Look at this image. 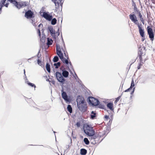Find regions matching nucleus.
Instances as JSON below:
<instances>
[{"instance_id":"f257e3e1","label":"nucleus","mask_w":155,"mask_h":155,"mask_svg":"<svg viewBox=\"0 0 155 155\" xmlns=\"http://www.w3.org/2000/svg\"><path fill=\"white\" fill-rule=\"evenodd\" d=\"M129 17L131 20L137 25L140 35L142 37H144V30L142 29L141 27V26L142 25L141 24H140L138 22V20L136 16L134 14L132 15L130 14L129 15Z\"/></svg>"},{"instance_id":"f03ea898","label":"nucleus","mask_w":155,"mask_h":155,"mask_svg":"<svg viewBox=\"0 0 155 155\" xmlns=\"http://www.w3.org/2000/svg\"><path fill=\"white\" fill-rule=\"evenodd\" d=\"M84 131V133L88 136H93L95 134V130L93 129V127L89 125H87L85 127Z\"/></svg>"},{"instance_id":"7ed1b4c3","label":"nucleus","mask_w":155,"mask_h":155,"mask_svg":"<svg viewBox=\"0 0 155 155\" xmlns=\"http://www.w3.org/2000/svg\"><path fill=\"white\" fill-rule=\"evenodd\" d=\"M10 2L11 3H12L18 9L25 7L27 6L28 4V2L25 1H22L18 3L15 0H12V1H10Z\"/></svg>"},{"instance_id":"20e7f679","label":"nucleus","mask_w":155,"mask_h":155,"mask_svg":"<svg viewBox=\"0 0 155 155\" xmlns=\"http://www.w3.org/2000/svg\"><path fill=\"white\" fill-rule=\"evenodd\" d=\"M88 102L93 106H97L100 103L99 101L93 97H88Z\"/></svg>"},{"instance_id":"39448f33","label":"nucleus","mask_w":155,"mask_h":155,"mask_svg":"<svg viewBox=\"0 0 155 155\" xmlns=\"http://www.w3.org/2000/svg\"><path fill=\"white\" fill-rule=\"evenodd\" d=\"M55 76L59 82L62 84L64 83L65 79L62 76L61 73L59 71H57L55 74Z\"/></svg>"},{"instance_id":"423d86ee","label":"nucleus","mask_w":155,"mask_h":155,"mask_svg":"<svg viewBox=\"0 0 155 155\" xmlns=\"http://www.w3.org/2000/svg\"><path fill=\"white\" fill-rule=\"evenodd\" d=\"M12 0H1L0 2V14L2 12V8L3 7L5 6L8 7L9 4L8 2L12 1Z\"/></svg>"},{"instance_id":"0eeeda50","label":"nucleus","mask_w":155,"mask_h":155,"mask_svg":"<svg viewBox=\"0 0 155 155\" xmlns=\"http://www.w3.org/2000/svg\"><path fill=\"white\" fill-rule=\"evenodd\" d=\"M77 106L81 112H84L87 110V107L86 102L79 104Z\"/></svg>"},{"instance_id":"6e6552de","label":"nucleus","mask_w":155,"mask_h":155,"mask_svg":"<svg viewBox=\"0 0 155 155\" xmlns=\"http://www.w3.org/2000/svg\"><path fill=\"white\" fill-rule=\"evenodd\" d=\"M61 92H62L61 93L62 98L66 102H70L71 101L70 97L67 95L66 92L64 91L63 89L61 90Z\"/></svg>"},{"instance_id":"1a4fd4ad","label":"nucleus","mask_w":155,"mask_h":155,"mask_svg":"<svg viewBox=\"0 0 155 155\" xmlns=\"http://www.w3.org/2000/svg\"><path fill=\"white\" fill-rule=\"evenodd\" d=\"M147 30L148 34L150 40L152 41H153L154 38V35L152 29L151 28H149L148 26L147 27Z\"/></svg>"},{"instance_id":"9d476101","label":"nucleus","mask_w":155,"mask_h":155,"mask_svg":"<svg viewBox=\"0 0 155 155\" xmlns=\"http://www.w3.org/2000/svg\"><path fill=\"white\" fill-rule=\"evenodd\" d=\"M64 1V0H52V2L54 3L56 8H58L60 5L62 7Z\"/></svg>"},{"instance_id":"9b49d317","label":"nucleus","mask_w":155,"mask_h":155,"mask_svg":"<svg viewBox=\"0 0 155 155\" xmlns=\"http://www.w3.org/2000/svg\"><path fill=\"white\" fill-rule=\"evenodd\" d=\"M25 17L27 18H34V14L31 10H28L25 12Z\"/></svg>"},{"instance_id":"f8f14e48","label":"nucleus","mask_w":155,"mask_h":155,"mask_svg":"<svg viewBox=\"0 0 155 155\" xmlns=\"http://www.w3.org/2000/svg\"><path fill=\"white\" fill-rule=\"evenodd\" d=\"M76 102L77 105L82 103L85 102V101L84 98L82 97L80 95L77 96L76 99Z\"/></svg>"},{"instance_id":"ddd939ff","label":"nucleus","mask_w":155,"mask_h":155,"mask_svg":"<svg viewBox=\"0 0 155 155\" xmlns=\"http://www.w3.org/2000/svg\"><path fill=\"white\" fill-rule=\"evenodd\" d=\"M43 17L46 20L49 21H51L52 18V15H50L45 12L43 13Z\"/></svg>"},{"instance_id":"4468645a","label":"nucleus","mask_w":155,"mask_h":155,"mask_svg":"<svg viewBox=\"0 0 155 155\" xmlns=\"http://www.w3.org/2000/svg\"><path fill=\"white\" fill-rule=\"evenodd\" d=\"M141 50L140 48H139V51H140V52L139 53V58L140 59V63L139 64V65L137 67V69H139L141 66L142 65V64H141V62H142V54H143V53L141 51Z\"/></svg>"},{"instance_id":"2eb2a0df","label":"nucleus","mask_w":155,"mask_h":155,"mask_svg":"<svg viewBox=\"0 0 155 155\" xmlns=\"http://www.w3.org/2000/svg\"><path fill=\"white\" fill-rule=\"evenodd\" d=\"M69 74L68 72L65 70V69H63L62 70V75L63 77L67 78L68 77Z\"/></svg>"},{"instance_id":"dca6fc26","label":"nucleus","mask_w":155,"mask_h":155,"mask_svg":"<svg viewBox=\"0 0 155 155\" xmlns=\"http://www.w3.org/2000/svg\"><path fill=\"white\" fill-rule=\"evenodd\" d=\"M56 53L61 60L63 59L64 58L63 54L61 51H58L56 52Z\"/></svg>"},{"instance_id":"f3484780","label":"nucleus","mask_w":155,"mask_h":155,"mask_svg":"<svg viewBox=\"0 0 155 155\" xmlns=\"http://www.w3.org/2000/svg\"><path fill=\"white\" fill-rule=\"evenodd\" d=\"M137 12H138V16L140 18V21L142 22L143 24L144 25V21L142 17V15L141 14L140 12L138 11V10L137 11Z\"/></svg>"},{"instance_id":"a211bd4d","label":"nucleus","mask_w":155,"mask_h":155,"mask_svg":"<svg viewBox=\"0 0 155 155\" xmlns=\"http://www.w3.org/2000/svg\"><path fill=\"white\" fill-rule=\"evenodd\" d=\"M53 40L51 39H50L49 38H47V45L48 46H49L50 45H51L52 44Z\"/></svg>"},{"instance_id":"6ab92c4d","label":"nucleus","mask_w":155,"mask_h":155,"mask_svg":"<svg viewBox=\"0 0 155 155\" xmlns=\"http://www.w3.org/2000/svg\"><path fill=\"white\" fill-rule=\"evenodd\" d=\"M96 117V113L93 111H92L91 113V118L92 119H94Z\"/></svg>"},{"instance_id":"aec40b11","label":"nucleus","mask_w":155,"mask_h":155,"mask_svg":"<svg viewBox=\"0 0 155 155\" xmlns=\"http://www.w3.org/2000/svg\"><path fill=\"white\" fill-rule=\"evenodd\" d=\"M48 29L51 35L55 33L54 31L53 30L52 26H49L48 28Z\"/></svg>"},{"instance_id":"412c9836","label":"nucleus","mask_w":155,"mask_h":155,"mask_svg":"<svg viewBox=\"0 0 155 155\" xmlns=\"http://www.w3.org/2000/svg\"><path fill=\"white\" fill-rule=\"evenodd\" d=\"M87 153V150L85 149L82 148L80 150V154L81 155H85Z\"/></svg>"},{"instance_id":"4be33fe9","label":"nucleus","mask_w":155,"mask_h":155,"mask_svg":"<svg viewBox=\"0 0 155 155\" xmlns=\"http://www.w3.org/2000/svg\"><path fill=\"white\" fill-rule=\"evenodd\" d=\"M107 107L111 110H113V104L112 103H109L107 104Z\"/></svg>"},{"instance_id":"5701e85b","label":"nucleus","mask_w":155,"mask_h":155,"mask_svg":"<svg viewBox=\"0 0 155 155\" xmlns=\"http://www.w3.org/2000/svg\"><path fill=\"white\" fill-rule=\"evenodd\" d=\"M46 69L47 71L49 73L50 72V71H51L50 66L49 63H47L46 66Z\"/></svg>"},{"instance_id":"b1692460","label":"nucleus","mask_w":155,"mask_h":155,"mask_svg":"<svg viewBox=\"0 0 155 155\" xmlns=\"http://www.w3.org/2000/svg\"><path fill=\"white\" fill-rule=\"evenodd\" d=\"M68 111L70 113H71L72 111V109L71 106L70 105H68L67 108Z\"/></svg>"},{"instance_id":"393cba45","label":"nucleus","mask_w":155,"mask_h":155,"mask_svg":"<svg viewBox=\"0 0 155 155\" xmlns=\"http://www.w3.org/2000/svg\"><path fill=\"white\" fill-rule=\"evenodd\" d=\"M106 130H104L102 133H99L98 135L100 136V137H102L106 134Z\"/></svg>"},{"instance_id":"a878e982","label":"nucleus","mask_w":155,"mask_h":155,"mask_svg":"<svg viewBox=\"0 0 155 155\" xmlns=\"http://www.w3.org/2000/svg\"><path fill=\"white\" fill-rule=\"evenodd\" d=\"M68 59H66L65 58H63L62 60H61V61L63 62V63L66 64H68L69 61H68Z\"/></svg>"},{"instance_id":"bb28decb","label":"nucleus","mask_w":155,"mask_h":155,"mask_svg":"<svg viewBox=\"0 0 155 155\" xmlns=\"http://www.w3.org/2000/svg\"><path fill=\"white\" fill-rule=\"evenodd\" d=\"M54 65L56 69L58 68L61 65V63L60 62H58L57 63H55L54 64Z\"/></svg>"},{"instance_id":"cd10ccee","label":"nucleus","mask_w":155,"mask_h":155,"mask_svg":"<svg viewBox=\"0 0 155 155\" xmlns=\"http://www.w3.org/2000/svg\"><path fill=\"white\" fill-rule=\"evenodd\" d=\"M57 22V20L55 18H52L51 20V24L52 25H55Z\"/></svg>"},{"instance_id":"c85d7f7f","label":"nucleus","mask_w":155,"mask_h":155,"mask_svg":"<svg viewBox=\"0 0 155 155\" xmlns=\"http://www.w3.org/2000/svg\"><path fill=\"white\" fill-rule=\"evenodd\" d=\"M59 60L58 57L57 56H55L53 59V61L54 62H58Z\"/></svg>"},{"instance_id":"c756f323","label":"nucleus","mask_w":155,"mask_h":155,"mask_svg":"<svg viewBox=\"0 0 155 155\" xmlns=\"http://www.w3.org/2000/svg\"><path fill=\"white\" fill-rule=\"evenodd\" d=\"M84 141L86 145H88L90 143L89 140L87 138H84Z\"/></svg>"},{"instance_id":"7c9ffc66","label":"nucleus","mask_w":155,"mask_h":155,"mask_svg":"<svg viewBox=\"0 0 155 155\" xmlns=\"http://www.w3.org/2000/svg\"><path fill=\"white\" fill-rule=\"evenodd\" d=\"M27 83L29 86H30L31 87H34L35 89V88L36 87V86L34 84L31 83L29 81H27Z\"/></svg>"},{"instance_id":"2f4dec72","label":"nucleus","mask_w":155,"mask_h":155,"mask_svg":"<svg viewBox=\"0 0 155 155\" xmlns=\"http://www.w3.org/2000/svg\"><path fill=\"white\" fill-rule=\"evenodd\" d=\"M61 51L60 45H56V52Z\"/></svg>"},{"instance_id":"473e14b6","label":"nucleus","mask_w":155,"mask_h":155,"mask_svg":"<svg viewBox=\"0 0 155 155\" xmlns=\"http://www.w3.org/2000/svg\"><path fill=\"white\" fill-rule=\"evenodd\" d=\"M134 80L133 79L131 81V85L130 86V88H132L134 86Z\"/></svg>"},{"instance_id":"72a5a7b5","label":"nucleus","mask_w":155,"mask_h":155,"mask_svg":"<svg viewBox=\"0 0 155 155\" xmlns=\"http://www.w3.org/2000/svg\"><path fill=\"white\" fill-rule=\"evenodd\" d=\"M45 35H43L42 37V38L41 39V41H42L43 42H44L45 41Z\"/></svg>"},{"instance_id":"f704fd0d","label":"nucleus","mask_w":155,"mask_h":155,"mask_svg":"<svg viewBox=\"0 0 155 155\" xmlns=\"http://www.w3.org/2000/svg\"><path fill=\"white\" fill-rule=\"evenodd\" d=\"M41 60H39V59H38L37 60V63L38 65H39L40 66H41L42 64L41 63Z\"/></svg>"},{"instance_id":"c9c22d12","label":"nucleus","mask_w":155,"mask_h":155,"mask_svg":"<svg viewBox=\"0 0 155 155\" xmlns=\"http://www.w3.org/2000/svg\"><path fill=\"white\" fill-rule=\"evenodd\" d=\"M69 63V64L70 65V68H71L72 69L73 71H74V69L73 68V66L71 62H70Z\"/></svg>"},{"instance_id":"e433bc0d","label":"nucleus","mask_w":155,"mask_h":155,"mask_svg":"<svg viewBox=\"0 0 155 155\" xmlns=\"http://www.w3.org/2000/svg\"><path fill=\"white\" fill-rule=\"evenodd\" d=\"M77 126L78 127L80 126L81 124L80 122H77L76 124Z\"/></svg>"},{"instance_id":"4c0bfd02","label":"nucleus","mask_w":155,"mask_h":155,"mask_svg":"<svg viewBox=\"0 0 155 155\" xmlns=\"http://www.w3.org/2000/svg\"><path fill=\"white\" fill-rule=\"evenodd\" d=\"M132 88H130V87L129 88L127 89L126 90L124 91L125 92H127L129 91L130 90H131Z\"/></svg>"},{"instance_id":"58836bf2","label":"nucleus","mask_w":155,"mask_h":155,"mask_svg":"<svg viewBox=\"0 0 155 155\" xmlns=\"http://www.w3.org/2000/svg\"><path fill=\"white\" fill-rule=\"evenodd\" d=\"M120 96H119L118 97H117V98H116V100L115 101V102H117L119 101V100L120 99Z\"/></svg>"},{"instance_id":"ea45409f","label":"nucleus","mask_w":155,"mask_h":155,"mask_svg":"<svg viewBox=\"0 0 155 155\" xmlns=\"http://www.w3.org/2000/svg\"><path fill=\"white\" fill-rule=\"evenodd\" d=\"M51 36L53 37V38L55 39L56 38V36L55 35V33H54L52 35H51Z\"/></svg>"},{"instance_id":"a19ab883","label":"nucleus","mask_w":155,"mask_h":155,"mask_svg":"<svg viewBox=\"0 0 155 155\" xmlns=\"http://www.w3.org/2000/svg\"><path fill=\"white\" fill-rule=\"evenodd\" d=\"M91 137H92V136H91ZM92 137H93V140H94L97 138V136L96 135H93V136H92Z\"/></svg>"},{"instance_id":"79ce46f5","label":"nucleus","mask_w":155,"mask_h":155,"mask_svg":"<svg viewBox=\"0 0 155 155\" xmlns=\"http://www.w3.org/2000/svg\"><path fill=\"white\" fill-rule=\"evenodd\" d=\"M88 136L89 137V140L90 141H92L93 140H94L93 137H92H92L91 136Z\"/></svg>"},{"instance_id":"37998d69","label":"nucleus","mask_w":155,"mask_h":155,"mask_svg":"<svg viewBox=\"0 0 155 155\" xmlns=\"http://www.w3.org/2000/svg\"><path fill=\"white\" fill-rule=\"evenodd\" d=\"M64 55L65 57L67 58V59H69V58L68 56V55H67L65 53V51H64Z\"/></svg>"},{"instance_id":"c03bdc74","label":"nucleus","mask_w":155,"mask_h":155,"mask_svg":"<svg viewBox=\"0 0 155 155\" xmlns=\"http://www.w3.org/2000/svg\"><path fill=\"white\" fill-rule=\"evenodd\" d=\"M38 33L39 36H41V32L40 30L38 29Z\"/></svg>"},{"instance_id":"a18cd8bd","label":"nucleus","mask_w":155,"mask_h":155,"mask_svg":"<svg viewBox=\"0 0 155 155\" xmlns=\"http://www.w3.org/2000/svg\"><path fill=\"white\" fill-rule=\"evenodd\" d=\"M59 28L58 29L57 32V33L58 34V36H59L60 35V32H59Z\"/></svg>"},{"instance_id":"49530a36","label":"nucleus","mask_w":155,"mask_h":155,"mask_svg":"<svg viewBox=\"0 0 155 155\" xmlns=\"http://www.w3.org/2000/svg\"><path fill=\"white\" fill-rule=\"evenodd\" d=\"M74 71V78H75L76 79V78H78V76L76 74V73H75V71Z\"/></svg>"},{"instance_id":"de8ad7c7","label":"nucleus","mask_w":155,"mask_h":155,"mask_svg":"<svg viewBox=\"0 0 155 155\" xmlns=\"http://www.w3.org/2000/svg\"><path fill=\"white\" fill-rule=\"evenodd\" d=\"M98 105H99V108H103V106L101 105V104H99Z\"/></svg>"},{"instance_id":"09e8293b","label":"nucleus","mask_w":155,"mask_h":155,"mask_svg":"<svg viewBox=\"0 0 155 155\" xmlns=\"http://www.w3.org/2000/svg\"><path fill=\"white\" fill-rule=\"evenodd\" d=\"M60 70L62 71V70L63 69H65V68H64V66H61L60 68Z\"/></svg>"},{"instance_id":"8fccbe9b","label":"nucleus","mask_w":155,"mask_h":155,"mask_svg":"<svg viewBox=\"0 0 155 155\" xmlns=\"http://www.w3.org/2000/svg\"><path fill=\"white\" fill-rule=\"evenodd\" d=\"M134 89H135V88H133V91L131 92V93H130L131 94H132L134 93Z\"/></svg>"},{"instance_id":"3c124183","label":"nucleus","mask_w":155,"mask_h":155,"mask_svg":"<svg viewBox=\"0 0 155 155\" xmlns=\"http://www.w3.org/2000/svg\"><path fill=\"white\" fill-rule=\"evenodd\" d=\"M142 38L141 39V40L142 41H143L145 39L144 37H142Z\"/></svg>"},{"instance_id":"603ef678","label":"nucleus","mask_w":155,"mask_h":155,"mask_svg":"<svg viewBox=\"0 0 155 155\" xmlns=\"http://www.w3.org/2000/svg\"><path fill=\"white\" fill-rule=\"evenodd\" d=\"M105 118L106 119H108L109 118V116L107 115H106L105 116Z\"/></svg>"},{"instance_id":"864d4df0","label":"nucleus","mask_w":155,"mask_h":155,"mask_svg":"<svg viewBox=\"0 0 155 155\" xmlns=\"http://www.w3.org/2000/svg\"><path fill=\"white\" fill-rule=\"evenodd\" d=\"M33 58V57H32L31 58H30L28 59V62H30V61H29V60H30L31 58ZM30 63H31V62H30Z\"/></svg>"},{"instance_id":"5fc2aeb1","label":"nucleus","mask_w":155,"mask_h":155,"mask_svg":"<svg viewBox=\"0 0 155 155\" xmlns=\"http://www.w3.org/2000/svg\"><path fill=\"white\" fill-rule=\"evenodd\" d=\"M42 25H42L41 24H40L38 25V27H40L41 26V25Z\"/></svg>"},{"instance_id":"6e6d98bb","label":"nucleus","mask_w":155,"mask_h":155,"mask_svg":"<svg viewBox=\"0 0 155 155\" xmlns=\"http://www.w3.org/2000/svg\"><path fill=\"white\" fill-rule=\"evenodd\" d=\"M69 72H70V73L72 74V72L69 69Z\"/></svg>"},{"instance_id":"4d7b16f0","label":"nucleus","mask_w":155,"mask_h":155,"mask_svg":"<svg viewBox=\"0 0 155 155\" xmlns=\"http://www.w3.org/2000/svg\"><path fill=\"white\" fill-rule=\"evenodd\" d=\"M39 52H40V51H39L38 52V55H37V56H38V58H39V57L38 56V54H39Z\"/></svg>"},{"instance_id":"13d9d810","label":"nucleus","mask_w":155,"mask_h":155,"mask_svg":"<svg viewBox=\"0 0 155 155\" xmlns=\"http://www.w3.org/2000/svg\"><path fill=\"white\" fill-rule=\"evenodd\" d=\"M134 9L135 10H137V8L135 7V8H134Z\"/></svg>"},{"instance_id":"bf43d9fd","label":"nucleus","mask_w":155,"mask_h":155,"mask_svg":"<svg viewBox=\"0 0 155 155\" xmlns=\"http://www.w3.org/2000/svg\"><path fill=\"white\" fill-rule=\"evenodd\" d=\"M63 51L64 52V51H65L63 49H62Z\"/></svg>"},{"instance_id":"052dcab7","label":"nucleus","mask_w":155,"mask_h":155,"mask_svg":"<svg viewBox=\"0 0 155 155\" xmlns=\"http://www.w3.org/2000/svg\"><path fill=\"white\" fill-rule=\"evenodd\" d=\"M61 38H62V39L63 41V42H64V41H63V38H62V36L61 35Z\"/></svg>"},{"instance_id":"680f3d73","label":"nucleus","mask_w":155,"mask_h":155,"mask_svg":"<svg viewBox=\"0 0 155 155\" xmlns=\"http://www.w3.org/2000/svg\"><path fill=\"white\" fill-rule=\"evenodd\" d=\"M24 73L25 74V70L24 69Z\"/></svg>"},{"instance_id":"e2e57ef3","label":"nucleus","mask_w":155,"mask_h":155,"mask_svg":"<svg viewBox=\"0 0 155 155\" xmlns=\"http://www.w3.org/2000/svg\"><path fill=\"white\" fill-rule=\"evenodd\" d=\"M53 132H54V134H55L56 133V132L55 131H53Z\"/></svg>"},{"instance_id":"0e129e2a","label":"nucleus","mask_w":155,"mask_h":155,"mask_svg":"<svg viewBox=\"0 0 155 155\" xmlns=\"http://www.w3.org/2000/svg\"><path fill=\"white\" fill-rule=\"evenodd\" d=\"M96 143V142H95V141L94 142V143Z\"/></svg>"}]
</instances>
